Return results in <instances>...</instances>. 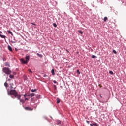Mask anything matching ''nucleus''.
I'll return each instance as SVG.
<instances>
[{
	"instance_id": "1",
	"label": "nucleus",
	"mask_w": 126,
	"mask_h": 126,
	"mask_svg": "<svg viewBox=\"0 0 126 126\" xmlns=\"http://www.w3.org/2000/svg\"><path fill=\"white\" fill-rule=\"evenodd\" d=\"M26 61L24 60V59H23V58H22L21 59V63H22L23 64H26L27 63H28L29 60H30V56H26Z\"/></svg>"
},
{
	"instance_id": "2",
	"label": "nucleus",
	"mask_w": 126,
	"mask_h": 126,
	"mask_svg": "<svg viewBox=\"0 0 126 126\" xmlns=\"http://www.w3.org/2000/svg\"><path fill=\"white\" fill-rule=\"evenodd\" d=\"M3 72L4 73H5V74H11V71L9 68L7 67H4L3 68Z\"/></svg>"
},
{
	"instance_id": "3",
	"label": "nucleus",
	"mask_w": 126,
	"mask_h": 126,
	"mask_svg": "<svg viewBox=\"0 0 126 126\" xmlns=\"http://www.w3.org/2000/svg\"><path fill=\"white\" fill-rule=\"evenodd\" d=\"M10 94L11 95H13L15 97H17L18 93L15 90H11L10 91Z\"/></svg>"
},
{
	"instance_id": "4",
	"label": "nucleus",
	"mask_w": 126,
	"mask_h": 126,
	"mask_svg": "<svg viewBox=\"0 0 126 126\" xmlns=\"http://www.w3.org/2000/svg\"><path fill=\"white\" fill-rule=\"evenodd\" d=\"M25 109H26V111H33V109H32L31 107H25Z\"/></svg>"
},
{
	"instance_id": "5",
	"label": "nucleus",
	"mask_w": 126,
	"mask_h": 126,
	"mask_svg": "<svg viewBox=\"0 0 126 126\" xmlns=\"http://www.w3.org/2000/svg\"><path fill=\"white\" fill-rule=\"evenodd\" d=\"M8 49L9 51H10V52H12V48H11L10 46L9 45L8 46Z\"/></svg>"
},
{
	"instance_id": "6",
	"label": "nucleus",
	"mask_w": 126,
	"mask_h": 126,
	"mask_svg": "<svg viewBox=\"0 0 126 126\" xmlns=\"http://www.w3.org/2000/svg\"><path fill=\"white\" fill-rule=\"evenodd\" d=\"M5 66H9V63H8V62H5Z\"/></svg>"
},
{
	"instance_id": "7",
	"label": "nucleus",
	"mask_w": 126,
	"mask_h": 126,
	"mask_svg": "<svg viewBox=\"0 0 126 126\" xmlns=\"http://www.w3.org/2000/svg\"><path fill=\"white\" fill-rule=\"evenodd\" d=\"M28 96H31V97H34L35 96V94L32 93L30 95H28Z\"/></svg>"
},
{
	"instance_id": "8",
	"label": "nucleus",
	"mask_w": 126,
	"mask_h": 126,
	"mask_svg": "<svg viewBox=\"0 0 126 126\" xmlns=\"http://www.w3.org/2000/svg\"><path fill=\"white\" fill-rule=\"evenodd\" d=\"M7 32L9 34H11L12 36H13V33H12V32H11V31H7Z\"/></svg>"
},
{
	"instance_id": "9",
	"label": "nucleus",
	"mask_w": 126,
	"mask_h": 126,
	"mask_svg": "<svg viewBox=\"0 0 126 126\" xmlns=\"http://www.w3.org/2000/svg\"><path fill=\"white\" fill-rule=\"evenodd\" d=\"M0 37H1V38H2L3 39H5V38H6L5 35H2V34H0Z\"/></svg>"
},
{
	"instance_id": "10",
	"label": "nucleus",
	"mask_w": 126,
	"mask_h": 126,
	"mask_svg": "<svg viewBox=\"0 0 126 126\" xmlns=\"http://www.w3.org/2000/svg\"><path fill=\"white\" fill-rule=\"evenodd\" d=\"M51 73L52 74V75H55V70L54 69L51 70Z\"/></svg>"
},
{
	"instance_id": "11",
	"label": "nucleus",
	"mask_w": 126,
	"mask_h": 126,
	"mask_svg": "<svg viewBox=\"0 0 126 126\" xmlns=\"http://www.w3.org/2000/svg\"><path fill=\"white\" fill-rule=\"evenodd\" d=\"M20 102L22 103V104H24V103H25V101H24L23 99H20Z\"/></svg>"
},
{
	"instance_id": "12",
	"label": "nucleus",
	"mask_w": 126,
	"mask_h": 126,
	"mask_svg": "<svg viewBox=\"0 0 126 126\" xmlns=\"http://www.w3.org/2000/svg\"><path fill=\"white\" fill-rule=\"evenodd\" d=\"M56 101H57V104H60V98H57Z\"/></svg>"
},
{
	"instance_id": "13",
	"label": "nucleus",
	"mask_w": 126,
	"mask_h": 126,
	"mask_svg": "<svg viewBox=\"0 0 126 126\" xmlns=\"http://www.w3.org/2000/svg\"><path fill=\"white\" fill-rule=\"evenodd\" d=\"M90 126H98V125L97 124V123H94V124H90Z\"/></svg>"
},
{
	"instance_id": "14",
	"label": "nucleus",
	"mask_w": 126,
	"mask_h": 126,
	"mask_svg": "<svg viewBox=\"0 0 126 126\" xmlns=\"http://www.w3.org/2000/svg\"><path fill=\"white\" fill-rule=\"evenodd\" d=\"M107 20H108V17H105L104 18V22H106V21H107Z\"/></svg>"
},
{
	"instance_id": "15",
	"label": "nucleus",
	"mask_w": 126,
	"mask_h": 126,
	"mask_svg": "<svg viewBox=\"0 0 126 126\" xmlns=\"http://www.w3.org/2000/svg\"><path fill=\"white\" fill-rule=\"evenodd\" d=\"M17 98H18V100H20V98H21V95H18L17 96Z\"/></svg>"
},
{
	"instance_id": "16",
	"label": "nucleus",
	"mask_w": 126,
	"mask_h": 126,
	"mask_svg": "<svg viewBox=\"0 0 126 126\" xmlns=\"http://www.w3.org/2000/svg\"><path fill=\"white\" fill-rule=\"evenodd\" d=\"M4 86H5V87H8V84L7 82L4 83Z\"/></svg>"
},
{
	"instance_id": "17",
	"label": "nucleus",
	"mask_w": 126,
	"mask_h": 126,
	"mask_svg": "<svg viewBox=\"0 0 126 126\" xmlns=\"http://www.w3.org/2000/svg\"><path fill=\"white\" fill-rule=\"evenodd\" d=\"M9 75H10L9 76L10 78H13L14 77V75H11V74H9Z\"/></svg>"
},
{
	"instance_id": "18",
	"label": "nucleus",
	"mask_w": 126,
	"mask_h": 126,
	"mask_svg": "<svg viewBox=\"0 0 126 126\" xmlns=\"http://www.w3.org/2000/svg\"><path fill=\"white\" fill-rule=\"evenodd\" d=\"M36 91H37V89H36L32 90V92H35Z\"/></svg>"
},
{
	"instance_id": "19",
	"label": "nucleus",
	"mask_w": 126,
	"mask_h": 126,
	"mask_svg": "<svg viewBox=\"0 0 126 126\" xmlns=\"http://www.w3.org/2000/svg\"><path fill=\"white\" fill-rule=\"evenodd\" d=\"M79 33H80V34H83V32L81 31H78Z\"/></svg>"
},
{
	"instance_id": "20",
	"label": "nucleus",
	"mask_w": 126,
	"mask_h": 126,
	"mask_svg": "<svg viewBox=\"0 0 126 126\" xmlns=\"http://www.w3.org/2000/svg\"><path fill=\"white\" fill-rule=\"evenodd\" d=\"M28 71L30 72L31 73H32V72H33L32 71V70H31V69H28Z\"/></svg>"
},
{
	"instance_id": "21",
	"label": "nucleus",
	"mask_w": 126,
	"mask_h": 126,
	"mask_svg": "<svg viewBox=\"0 0 126 126\" xmlns=\"http://www.w3.org/2000/svg\"><path fill=\"white\" fill-rule=\"evenodd\" d=\"M53 25L54 27H57V24H56V23H53Z\"/></svg>"
},
{
	"instance_id": "22",
	"label": "nucleus",
	"mask_w": 126,
	"mask_h": 126,
	"mask_svg": "<svg viewBox=\"0 0 126 126\" xmlns=\"http://www.w3.org/2000/svg\"><path fill=\"white\" fill-rule=\"evenodd\" d=\"M57 124L58 125H60V124H61V121L60 120L57 121Z\"/></svg>"
},
{
	"instance_id": "23",
	"label": "nucleus",
	"mask_w": 126,
	"mask_h": 126,
	"mask_svg": "<svg viewBox=\"0 0 126 126\" xmlns=\"http://www.w3.org/2000/svg\"><path fill=\"white\" fill-rule=\"evenodd\" d=\"M92 58L93 59H95V58H96V56H95V55H92Z\"/></svg>"
},
{
	"instance_id": "24",
	"label": "nucleus",
	"mask_w": 126,
	"mask_h": 126,
	"mask_svg": "<svg viewBox=\"0 0 126 126\" xmlns=\"http://www.w3.org/2000/svg\"><path fill=\"white\" fill-rule=\"evenodd\" d=\"M113 53H114V54H117V51H116V50H113Z\"/></svg>"
},
{
	"instance_id": "25",
	"label": "nucleus",
	"mask_w": 126,
	"mask_h": 126,
	"mask_svg": "<svg viewBox=\"0 0 126 126\" xmlns=\"http://www.w3.org/2000/svg\"><path fill=\"white\" fill-rule=\"evenodd\" d=\"M109 73H110V74H114V73L112 71H110Z\"/></svg>"
},
{
	"instance_id": "26",
	"label": "nucleus",
	"mask_w": 126,
	"mask_h": 126,
	"mask_svg": "<svg viewBox=\"0 0 126 126\" xmlns=\"http://www.w3.org/2000/svg\"><path fill=\"white\" fill-rule=\"evenodd\" d=\"M3 61H6V58L5 57L3 58Z\"/></svg>"
},
{
	"instance_id": "27",
	"label": "nucleus",
	"mask_w": 126,
	"mask_h": 126,
	"mask_svg": "<svg viewBox=\"0 0 126 126\" xmlns=\"http://www.w3.org/2000/svg\"><path fill=\"white\" fill-rule=\"evenodd\" d=\"M77 72L78 74H80V72H79V70H77Z\"/></svg>"
},
{
	"instance_id": "28",
	"label": "nucleus",
	"mask_w": 126,
	"mask_h": 126,
	"mask_svg": "<svg viewBox=\"0 0 126 126\" xmlns=\"http://www.w3.org/2000/svg\"><path fill=\"white\" fill-rule=\"evenodd\" d=\"M37 56H39V57H42L41 55H40L39 53L37 54Z\"/></svg>"
},
{
	"instance_id": "29",
	"label": "nucleus",
	"mask_w": 126,
	"mask_h": 126,
	"mask_svg": "<svg viewBox=\"0 0 126 126\" xmlns=\"http://www.w3.org/2000/svg\"><path fill=\"white\" fill-rule=\"evenodd\" d=\"M26 96H27V94H24V98H26Z\"/></svg>"
},
{
	"instance_id": "30",
	"label": "nucleus",
	"mask_w": 126,
	"mask_h": 126,
	"mask_svg": "<svg viewBox=\"0 0 126 126\" xmlns=\"http://www.w3.org/2000/svg\"><path fill=\"white\" fill-rule=\"evenodd\" d=\"M32 25H34V26H36V24H34V23H32Z\"/></svg>"
},
{
	"instance_id": "31",
	"label": "nucleus",
	"mask_w": 126,
	"mask_h": 126,
	"mask_svg": "<svg viewBox=\"0 0 126 126\" xmlns=\"http://www.w3.org/2000/svg\"><path fill=\"white\" fill-rule=\"evenodd\" d=\"M53 82H54V83H57V81L54 80V81H53Z\"/></svg>"
},
{
	"instance_id": "32",
	"label": "nucleus",
	"mask_w": 126,
	"mask_h": 126,
	"mask_svg": "<svg viewBox=\"0 0 126 126\" xmlns=\"http://www.w3.org/2000/svg\"><path fill=\"white\" fill-rule=\"evenodd\" d=\"M25 100L26 101V100H28V98H27L26 97L25 98Z\"/></svg>"
},
{
	"instance_id": "33",
	"label": "nucleus",
	"mask_w": 126,
	"mask_h": 126,
	"mask_svg": "<svg viewBox=\"0 0 126 126\" xmlns=\"http://www.w3.org/2000/svg\"><path fill=\"white\" fill-rule=\"evenodd\" d=\"M54 86L55 88H57V86H56V85H54Z\"/></svg>"
},
{
	"instance_id": "34",
	"label": "nucleus",
	"mask_w": 126,
	"mask_h": 126,
	"mask_svg": "<svg viewBox=\"0 0 126 126\" xmlns=\"http://www.w3.org/2000/svg\"><path fill=\"white\" fill-rule=\"evenodd\" d=\"M12 88H13V87L11 86V87H10V89H12Z\"/></svg>"
},
{
	"instance_id": "35",
	"label": "nucleus",
	"mask_w": 126,
	"mask_h": 126,
	"mask_svg": "<svg viewBox=\"0 0 126 126\" xmlns=\"http://www.w3.org/2000/svg\"><path fill=\"white\" fill-rule=\"evenodd\" d=\"M86 122H87V124H89V121H87Z\"/></svg>"
},
{
	"instance_id": "36",
	"label": "nucleus",
	"mask_w": 126,
	"mask_h": 126,
	"mask_svg": "<svg viewBox=\"0 0 126 126\" xmlns=\"http://www.w3.org/2000/svg\"><path fill=\"white\" fill-rule=\"evenodd\" d=\"M2 32L0 31V34H2Z\"/></svg>"
},
{
	"instance_id": "37",
	"label": "nucleus",
	"mask_w": 126,
	"mask_h": 126,
	"mask_svg": "<svg viewBox=\"0 0 126 126\" xmlns=\"http://www.w3.org/2000/svg\"><path fill=\"white\" fill-rule=\"evenodd\" d=\"M15 51H18V50L17 48H15Z\"/></svg>"
},
{
	"instance_id": "38",
	"label": "nucleus",
	"mask_w": 126,
	"mask_h": 126,
	"mask_svg": "<svg viewBox=\"0 0 126 126\" xmlns=\"http://www.w3.org/2000/svg\"><path fill=\"white\" fill-rule=\"evenodd\" d=\"M66 52H67L68 53H69V51H68V50H66Z\"/></svg>"
},
{
	"instance_id": "39",
	"label": "nucleus",
	"mask_w": 126,
	"mask_h": 126,
	"mask_svg": "<svg viewBox=\"0 0 126 126\" xmlns=\"http://www.w3.org/2000/svg\"><path fill=\"white\" fill-rule=\"evenodd\" d=\"M8 93L9 94V92H8Z\"/></svg>"
}]
</instances>
